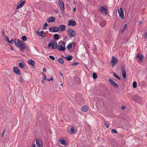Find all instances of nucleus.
Returning <instances> with one entry per match:
<instances>
[{"mask_svg":"<svg viewBox=\"0 0 147 147\" xmlns=\"http://www.w3.org/2000/svg\"><path fill=\"white\" fill-rule=\"evenodd\" d=\"M57 42L55 40L53 39L51 40L48 45L49 47H51L52 49H56L57 47Z\"/></svg>","mask_w":147,"mask_h":147,"instance_id":"f257e3e1","label":"nucleus"},{"mask_svg":"<svg viewBox=\"0 0 147 147\" xmlns=\"http://www.w3.org/2000/svg\"><path fill=\"white\" fill-rule=\"evenodd\" d=\"M69 35L71 38L74 37L75 36L76 33L75 31L71 28L69 29L67 31Z\"/></svg>","mask_w":147,"mask_h":147,"instance_id":"f03ea898","label":"nucleus"},{"mask_svg":"<svg viewBox=\"0 0 147 147\" xmlns=\"http://www.w3.org/2000/svg\"><path fill=\"white\" fill-rule=\"evenodd\" d=\"M118 61L117 59L115 57L113 56L112 57L111 60V64L112 67H113Z\"/></svg>","mask_w":147,"mask_h":147,"instance_id":"7ed1b4c3","label":"nucleus"},{"mask_svg":"<svg viewBox=\"0 0 147 147\" xmlns=\"http://www.w3.org/2000/svg\"><path fill=\"white\" fill-rule=\"evenodd\" d=\"M58 3L60 7L61 10L62 11V13H64L65 12L64 11V5L63 1L60 0L58 1Z\"/></svg>","mask_w":147,"mask_h":147,"instance_id":"20e7f679","label":"nucleus"},{"mask_svg":"<svg viewBox=\"0 0 147 147\" xmlns=\"http://www.w3.org/2000/svg\"><path fill=\"white\" fill-rule=\"evenodd\" d=\"M62 43V44L61 45H57V49L60 51H65V43L64 42H61Z\"/></svg>","mask_w":147,"mask_h":147,"instance_id":"39448f33","label":"nucleus"},{"mask_svg":"<svg viewBox=\"0 0 147 147\" xmlns=\"http://www.w3.org/2000/svg\"><path fill=\"white\" fill-rule=\"evenodd\" d=\"M100 11L101 13L102 14L106 15L108 13V11L107 9L105 7L102 6L100 7Z\"/></svg>","mask_w":147,"mask_h":147,"instance_id":"423d86ee","label":"nucleus"},{"mask_svg":"<svg viewBox=\"0 0 147 147\" xmlns=\"http://www.w3.org/2000/svg\"><path fill=\"white\" fill-rule=\"evenodd\" d=\"M136 58L138 63L142 62L143 60V55L140 53H138L136 55Z\"/></svg>","mask_w":147,"mask_h":147,"instance_id":"0eeeda50","label":"nucleus"},{"mask_svg":"<svg viewBox=\"0 0 147 147\" xmlns=\"http://www.w3.org/2000/svg\"><path fill=\"white\" fill-rule=\"evenodd\" d=\"M49 30L51 32H55L59 31V27L54 26V27H51L49 28Z\"/></svg>","mask_w":147,"mask_h":147,"instance_id":"6e6552de","label":"nucleus"},{"mask_svg":"<svg viewBox=\"0 0 147 147\" xmlns=\"http://www.w3.org/2000/svg\"><path fill=\"white\" fill-rule=\"evenodd\" d=\"M123 12L124 11L123 9L121 7L120 8L119 10L118 11V13L120 17L122 19L124 18Z\"/></svg>","mask_w":147,"mask_h":147,"instance_id":"1a4fd4ad","label":"nucleus"},{"mask_svg":"<svg viewBox=\"0 0 147 147\" xmlns=\"http://www.w3.org/2000/svg\"><path fill=\"white\" fill-rule=\"evenodd\" d=\"M36 33L38 35L41 36L42 37H46L45 33L43 30H42L40 31H36Z\"/></svg>","mask_w":147,"mask_h":147,"instance_id":"9d476101","label":"nucleus"},{"mask_svg":"<svg viewBox=\"0 0 147 147\" xmlns=\"http://www.w3.org/2000/svg\"><path fill=\"white\" fill-rule=\"evenodd\" d=\"M121 69L122 72V76L124 78H125L126 77V73L125 68L123 66H122Z\"/></svg>","mask_w":147,"mask_h":147,"instance_id":"9b49d317","label":"nucleus"},{"mask_svg":"<svg viewBox=\"0 0 147 147\" xmlns=\"http://www.w3.org/2000/svg\"><path fill=\"white\" fill-rule=\"evenodd\" d=\"M18 47L19 48L20 51H23L26 48L25 43L22 42Z\"/></svg>","mask_w":147,"mask_h":147,"instance_id":"f8f14e48","label":"nucleus"},{"mask_svg":"<svg viewBox=\"0 0 147 147\" xmlns=\"http://www.w3.org/2000/svg\"><path fill=\"white\" fill-rule=\"evenodd\" d=\"M25 3L26 1H23L21 2H20L17 5V8L18 9L22 7Z\"/></svg>","mask_w":147,"mask_h":147,"instance_id":"ddd939ff","label":"nucleus"},{"mask_svg":"<svg viewBox=\"0 0 147 147\" xmlns=\"http://www.w3.org/2000/svg\"><path fill=\"white\" fill-rule=\"evenodd\" d=\"M22 42L18 39H15L14 40V43L16 46L18 47Z\"/></svg>","mask_w":147,"mask_h":147,"instance_id":"4468645a","label":"nucleus"},{"mask_svg":"<svg viewBox=\"0 0 147 147\" xmlns=\"http://www.w3.org/2000/svg\"><path fill=\"white\" fill-rule=\"evenodd\" d=\"M14 72L17 74L20 75L21 74V72L19 69L17 67H14L13 68Z\"/></svg>","mask_w":147,"mask_h":147,"instance_id":"2eb2a0df","label":"nucleus"},{"mask_svg":"<svg viewBox=\"0 0 147 147\" xmlns=\"http://www.w3.org/2000/svg\"><path fill=\"white\" fill-rule=\"evenodd\" d=\"M109 82L112 85H113L116 88H118L119 87L118 85L114 81H113L111 79H109Z\"/></svg>","mask_w":147,"mask_h":147,"instance_id":"dca6fc26","label":"nucleus"},{"mask_svg":"<svg viewBox=\"0 0 147 147\" xmlns=\"http://www.w3.org/2000/svg\"><path fill=\"white\" fill-rule=\"evenodd\" d=\"M36 143L38 147H42V142L39 139L36 140Z\"/></svg>","mask_w":147,"mask_h":147,"instance_id":"f3484780","label":"nucleus"},{"mask_svg":"<svg viewBox=\"0 0 147 147\" xmlns=\"http://www.w3.org/2000/svg\"><path fill=\"white\" fill-rule=\"evenodd\" d=\"M55 18L54 17H50L47 19V22H52L55 21Z\"/></svg>","mask_w":147,"mask_h":147,"instance_id":"a211bd4d","label":"nucleus"},{"mask_svg":"<svg viewBox=\"0 0 147 147\" xmlns=\"http://www.w3.org/2000/svg\"><path fill=\"white\" fill-rule=\"evenodd\" d=\"M59 29L60 31H64L66 28V26L64 25H60L59 27Z\"/></svg>","mask_w":147,"mask_h":147,"instance_id":"6ab92c4d","label":"nucleus"},{"mask_svg":"<svg viewBox=\"0 0 147 147\" xmlns=\"http://www.w3.org/2000/svg\"><path fill=\"white\" fill-rule=\"evenodd\" d=\"M76 45V43L75 42H73L72 43H70L67 46V48L69 50H70V49L72 48L73 47H74Z\"/></svg>","mask_w":147,"mask_h":147,"instance_id":"aec40b11","label":"nucleus"},{"mask_svg":"<svg viewBox=\"0 0 147 147\" xmlns=\"http://www.w3.org/2000/svg\"><path fill=\"white\" fill-rule=\"evenodd\" d=\"M76 24V23L75 21L70 20L69 21L68 25L69 26L72 25L73 26H75Z\"/></svg>","mask_w":147,"mask_h":147,"instance_id":"412c9836","label":"nucleus"},{"mask_svg":"<svg viewBox=\"0 0 147 147\" xmlns=\"http://www.w3.org/2000/svg\"><path fill=\"white\" fill-rule=\"evenodd\" d=\"M28 63L31 65L32 66H34L35 65V62L32 59H29L28 61Z\"/></svg>","mask_w":147,"mask_h":147,"instance_id":"4be33fe9","label":"nucleus"},{"mask_svg":"<svg viewBox=\"0 0 147 147\" xmlns=\"http://www.w3.org/2000/svg\"><path fill=\"white\" fill-rule=\"evenodd\" d=\"M54 38L55 40H58L59 37V35L57 34H55L54 35Z\"/></svg>","mask_w":147,"mask_h":147,"instance_id":"5701e85b","label":"nucleus"},{"mask_svg":"<svg viewBox=\"0 0 147 147\" xmlns=\"http://www.w3.org/2000/svg\"><path fill=\"white\" fill-rule=\"evenodd\" d=\"M59 143L60 144L63 145H66V144L65 140L63 139H61L59 140Z\"/></svg>","mask_w":147,"mask_h":147,"instance_id":"b1692460","label":"nucleus"},{"mask_svg":"<svg viewBox=\"0 0 147 147\" xmlns=\"http://www.w3.org/2000/svg\"><path fill=\"white\" fill-rule=\"evenodd\" d=\"M81 110L83 112H86L88 110L87 107L86 106H84L81 108Z\"/></svg>","mask_w":147,"mask_h":147,"instance_id":"393cba45","label":"nucleus"},{"mask_svg":"<svg viewBox=\"0 0 147 147\" xmlns=\"http://www.w3.org/2000/svg\"><path fill=\"white\" fill-rule=\"evenodd\" d=\"M58 61L59 63L63 65L64 63L63 60L61 58H59L58 60Z\"/></svg>","mask_w":147,"mask_h":147,"instance_id":"a878e982","label":"nucleus"},{"mask_svg":"<svg viewBox=\"0 0 147 147\" xmlns=\"http://www.w3.org/2000/svg\"><path fill=\"white\" fill-rule=\"evenodd\" d=\"M127 27V24H125L123 26V29H122L120 31V32L121 33H123L124 32L125 30L126 29Z\"/></svg>","mask_w":147,"mask_h":147,"instance_id":"bb28decb","label":"nucleus"},{"mask_svg":"<svg viewBox=\"0 0 147 147\" xmlns=\"http://www.w3.org/2000/svg\"><path fill=\"white\" fill-rule=\"evenodd\" d=\"M65 58L68 61H70L73 58V57L72 56L69 55L67 57H65Z\"/></svg>","mask_w":147,"mask_h":147,"instance_id":"cd10ccee","label":"nucleus"},{"mask_svg":"<svg viewBox=\"0 0 147 147\" xmlns=\"http://www.w3.org/2000/svg\"><path fill=\"white\" fill-rule=\"evenodd\" d=\"M18 65L20 68H22L24 67L25 64L20 62L19 63Z\"/></svg>","mask_w":147,"mask_h":147,"instance_id":"c85d7f7f","label":"nucleus"},{"mask_svg":"<svg viewBox=\"0 0 147 147\" xmlns=\"http://www.w3.org/2000/svg\"><path fill=\"white\" fill-rule=\"evenodd\" d=\"M105 21H102L100 23V25L101 26L104 27L105 25Z\"/></svg>","mask_w":147,"mask_h":147,"instance_id":"c756f323","label":"nucleus"},{"mask_svg":"<svg viewBox=\"0 0 147 147\" xmlns=\"http://www.w3.org/2000/svg\"><path fill=\"white\" fill-rule=\"evenodd\" d=\"M21 38L22 40L23 41H25L27 40V37L25 36H22Z\"/></svg>","mask_w":147,"mask_h":147,"instance_id":"7c9ffc66","label":"nucleus"},{"mask_svg":"<svg viewBox=\"0 0 147 147\" xmlns=\"http://www.w3.org/2000/svg\"><path fill=\"white\" fill-rule=\"evenodd\" d=\"M137 83L136 82L134 81L133 83V87L134 88H136L137 87Z\"/></svg>","mask_w":147,"mask_h":147,"instance_id":"2f4dec72","label":"nucleus"},{"mask_svg":"<svg viewBox=\"0 0 147 147\" xmlns=\"http://www.w3.org/2000/svg\"><path fill=\"white\" fill-rule=\"evenodd\" d=\"M92 77L94 79H96L97 78V75L95 73H94L92 74Z\"/></svg>","mask_w":147,"mask_h":147,"instance_id":"473e14b6","label":"nucleus"},{"mask_svg":"<svg viewBox=\"0 0 147 147\" xmlns=\"http://www.w3.org/2000/svg\"><path fill=\"white\" fill-rule=\"evenodd\" d=\"M44 76V77L42 79V83H44V81L45 80L46 78V76L44 74H42Z\"/></svg>","mask_w":147,"mask_h":147,"instance_id":"72a5a7b5","label":"nucleus"},{"mask_svg":"<svg viewBox=\"0 0 147 147\" xmlns=\"http://www.w3.org/2000/svg\"><path fill=\"white\" fill-rule=\"evenodd\" d=\"M71 133H73L74 131V128L73 127H71L69 129Z\"/></svg>","mask_w":147,"mask_h":147,"instance_id":"f704fd0d","label":"nucleus"},{"mask_svg":"<svg viewBox=\"0 0 147 147\" xmlns=\"http://www.w3.org/2000/svg\"><path fill=\"white\" fill-rule=\"evenodd\" d=\"M104 125L107 128H108L109 127V125L107 122L104 121Z\"/></svg>","mask_w":147,"mask_h":147,"instance_id":"c9c22d12","label":"nucleus"},{"mask_svg":"<svg viewBox=\"0 0 147 147\" xmlns=\"http://www.w3.org/2000/svg\"><path fill=\"white\" fill-rule=\"evenodd\" d=\"M111 132L112 133L115 134H117V130L115 129H112L111 130Z\"/></svg>","mask_w":147,"mask_h":147,"instance_id":"e433bc0d","label":"nucleus"},{"mask_svg":"<svg viewBox=\"0 0 147 147\" xmlns=\"http://www.w3.org/2000/svg\"><path fill=\"white\" fill-rule=\"evenodd\" d=\"M113 75L116 78H117L119 80H120V77L118 75L115 74L114 73H113Z\"/></svg>","mask_w":147,"mask_h":147,"instance_id":"4c0bfd02","label":"nucleus"},{"mask_svg":"<svg viewBox=\"0 0 147 147\" xmlns=\"http://www.w3.org/2000/svg\"><path fill=\"white\" fill-rule=\"evenodd\" d=\"M78 63L77 62H74V63H73V64H72L71 65L73 66H76V65H78Z\"/></svg>","mask_w":147,"mask_h":147,"instance_id":"58836bf2","label":"nucleus"},{"mask_svg":"<svg viewBox=\"0 0 147 147\" xmlns=\"http://www.w3.org/2000/svg\"><path fill=\"white\" fill-rule=\"evenodd\" d=\"M48 26V24H47V23H45L44 26V29H46V27Z\"/></svg>","mask_w":147,"mask_h":147,"instance_id":"ea45409f","label":"nucleus"},{"mask_svg":"<svg viewBox=\"0 0 147 147\" xmlns=\"http://www.w3.org/2000/svg\"><path fill=\"white\" fill-rule=\"evenodd\" d=\"M49 57L53 60H55V58L53 56L50 55L49 56Z\"/></svg>","mask_w":147,"mask_h":147,"instance_id":"a19ab883","label":"nucleus"},{"mask_svg":"<svg viewBox=\"0 0 147 147\" xmlns=\"http://www.w3.org/2000/svg\"><path fill=\"white\" fill-rule=\"evenodd\" d=\"M7 38L6 39V41L8 42H10V40L9 39V38L7 36H5V38Z\"/></svg>","mask_w":147,"mask_h":147,"instance_id":"79ce46f5","label":"nucleus"},{"mask_svg":"<svg viewBox=\"0 0 147 147\" xmlns=\"http://www.w3.org/2000/svg\"><path fill=\"white\" fill-rule=\"evenodd\" d=\"M143 36L145 37V38L147 39V32H145Z\"/></svg>","mask_w":147,"mask_h":147,"instance_id":"37998d69","label":"nucleus"},{"mask_svg":"<svg viewBox=\"0 0 147 147\" xmlns=\"http://www.w3.org/2000/svg\"><path fill=\"white\" fill-rule=\"evenodd\" d=\"M19 80H20V81L21 82H23V79L22 78H20Z\"/></svg>","mask_w":147,"mask_h":147,"instance_id":"c03bdc74","label":"nucleus"},{"mask_svg":"<svg viewBox=\"0 0 147 147\" xmlns=\"http://www.w3.org/2000/svg\"><path fill=\"white\" fill-rule=\"evenodd\" d=\"M5 130H4L3 132L1 134V136L2 137H3L4 135Z\"/></svg>","mask_w":147,"mask_h":147,"instance_id":"a18cd8bd","label":"nucleus"},{"mask_svg":"<svg viewBox=\"0 0 147 147\" xmlns=\"http://www.w3.org/2000/svg\"><path fill=\"white\" fill-rule=\"evenodd\" d=\"M13 41H14L13 39H11L10 41V42H9V43L11 44H13Z\"/></svg>","mask_w":147,"mask_h":147,"instance_id":"49530a36","label":"nucleus"},{"mask_svg":"<svg viewBox=\"0 0 147 147\" xmlns=\"http://www.w3.org/2000/svg\"><path fill=\"white\" fill-rule=\"evenodd\" d=\"M2 34L3 35V36H4V35H5V31H4V30L3 29V31L2 32Z\"/></svg>","mask_w":147,"mask_h":147,"instance_id":"de8ad7c7","label":"nucleus"},{"mask_svg":"<svg viewBox=\"0 0 147 147\" xmlns=\"http://www.w3.org/2000/svg\"><path fill=\"white\" fill-rule=\"evenodd\" d=\"M121 109L123 110H124L125 109V107L124 106H122L121 107Z\"/></svg>","mask_w":147,"mask_h":147,"instance_id":"09e8293b","label":"nucleus"},{"mask_svg":"<svg viewBox=\"0 0 147 147\" xmlns=\"http://www.w3.org/2000/svg\"><path fill=\"white\" fill-rule=\"evenodd\" d=\"M47 80H48L49 81H50L51 80H53V78H52V77H51V78L50 79H47Z\"/></svg>","mask_w":147,"mask_h":147,"instance_id":"8fccbe9b","label":"nucleus"},{"mask_svg":"<svg viewBox=\"0 0 147 147\" xmlns=\"http://www.w3.org/2000/svg\"><path fill=\"white\" fill-rule=\"evenodd\" d=\"M59 74L61 75L62 76H63V73L61 72H59Z\"/></svg>","mask_w":147,"mask_h":147,"instance_id":"3c124183","label":"nucleus"},{"mask_svg":"<svg viewBox=\"0 0 147 147\" xmlns=\"http://www.w3.org/2000/svg\"><path fill=\"white\" fill-rule=\"evenodd\" d=\"M42 70H43V71L44 72H45L46 71V69L45 68H43Z\"/></svg>","mask_w":147,"mask_h":147,"instance_id":"603ef678","label":"nucleus"},{"mask_svg":"<svg viewBox=\"0 0 147 147\" xmlns=\"http://www.w3.org/2000/svg\"><path fill=\"white\" fill-rule=\"evenodd\" d=\"M67 38V37L66 36H64V40L66 39Z\"/></svg>","mask_w":147,"mask_h":147,"instance_id":"864d4df0","label":"nucleus"},{"mask_svg":"<svg viewBox=\"0 0 147 147\" xmlns=\"http://www.w3.org/2000/svg\"><path fill=\"white\" fill-rule=\"evenodd\" d=\"M76 8H74L73 9V11L74 12H75L76 11Z\"/></svg>","mask_w":147,"mask_h":147,"instance_id":"5fc2aeb1","label":"nucleus"},{"mask_svg":"<svg viewBox=\"0 0 147 147\" xmlns=\"http://www.w3.org/2000/svg\"><path fill=\"white\" fill-rule=\"evenodd\" d=\"M32 147H36L35 146V144H34L33 145V146H32Z\"/></svg>","mask_w":147,"mask_h":147,"instance_id":"6e6d98bb","label":"nucleus"},{"mask_svg":"<svg viewBox=\"0 0 147 147\" xmlns=\"http://www.w3.org/2000/svg\"><path fill=\"white\" fill-rule=\"evenodd\" d=\"M139 23H140V25H141V24H142V22H139Z\"/></svg>","mask_w":147,"mask_h":147,"instance_id":"4d7b16f0","label":"nucleus"},{"mask_svg":"<svg viewBox=\"0 0 147 147\" xmlns=\"http://www.w3.org/2000/svg\"><path fill=\"white\" fill-rule=\"evenodd\" d=\"M60 85H62V84H60Z\"/></svg>","mask_w":147,"mask_h":147,"instance_id":"13d9d810","label":"nucleus"}]
</instances>
